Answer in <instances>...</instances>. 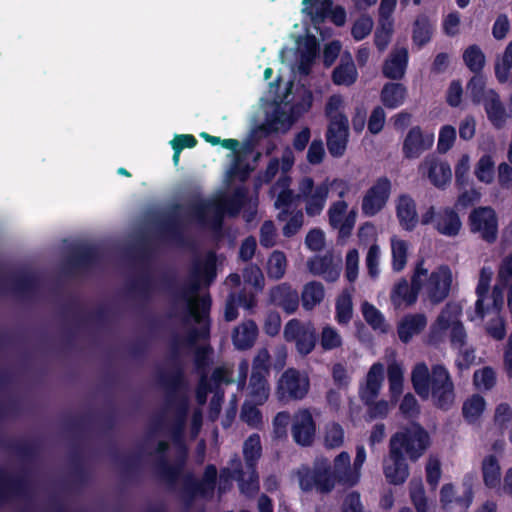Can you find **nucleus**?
Listing matches in <instances>:
<instances>
[{
	"label": "nucleus",
	"mask_w": 512,
	"mask_h": 512,
	"mask_svg": "<svg viewBox=\"0 0 512 512\" xmlns=\"http://www.w3.org/2000/svg\"><path fill=\"white\" fill-rule=\"evenodd\" d=\"M180 346H186L184 338L175 337L171 344V358L175 361L174 369L170 373L160 376V383L166 390L167 405L172 404L171 400L176 399L180 395L188 396L189 392V383L186 379L184 368L180 361H178ZM187 347L189 346L187 345Z\"/></svg>",
	"instance_id": "7"
},
{
	"label": "nucleus",
	"mask_w": 512,
	"mask_h": 512,
	"mask_svg": "<svg viewBox=\"0 0 512 512\" xmlns=\"http://www.w3.org/2000/svg\"><path fill=\"white\" fill-rule=\"evenodd\" d=\"M174 446L177 449V454L173 463H170L168 459H162L155 463V472L158 479L170 491H175L178 480L183 475L189 453L185 442L174 444Z\"/></svg>",
	"instance_id": "12"
},
{
	"label": "nucleus",
	"mask_w": 512,
	"mask_h": 512,
	"mask_svg": "<svg viewBox=\"0 0 512 512\" xmlns=\"http://www.w3.org/2000/svg\"><path fill=\"white\" fill-rule=\"evenodd\" d=\"M331 475L335 483L354 486L359 482L360 472L351 467V458L348 452L342 451L334 459V466L331 467Z\"/></svg>",
	"instance_id": "22"
},
{
	"label": "nucleus",
	"mask_w": 512,
	"mask_h": 512,
	"mask_svg": "<svg viewBox=\"0 0 512 512\" xmlns=\"http://www.w3.org/2000/svg\"><path fill=\"white\" fill-rule=\"evenodd\" d=\"M373 21L371 17L362 15L353 24L351 35L356 41L365 39L372 31Z\"/></svg>",
	"instance_id": "61"
},
{
	"label": "nucleus",
	"mask_w": 512,
	"mask_h": 512,
	"mask_svg": "<svg viewBox=\"0 0 512 512\" xmlns=\"http://www.w3.org/2000/svg\"><path fill=\"white\" fill-rule=\"evenodd\" d=\"M470 159L467 154H463L455 166V185L461 190L469 184Z\"/></svg>",
	"instance_id": "55"
},
{
	"label": "nucleus",
	"mask_w": 512,
	"mask_h": 512,
	"mask_svg": "<svg viewBox=\"0 0 512 512\" xmlns=\"http://www.w3.org/2000/svg\"><path fill=\"white\" fill-rule=\"evenodd\" d=\"M427 325L424 314H413L403 318L397 326V334L401 342L408 343L415 334H419Z\"/></svg>",
	"instance_id": "30"
},
{
	"label": "nucleus",
	"mask_w": 512,
	"mask_h": 512,
	"mask_svg": "<svg viewBox=\"0 0 512 512\" xmlns=\"http://www.w3.org/2000/svg\"><path fill=\"white\" fill-rule=\"evenodd\" d=\"M159 227L161 232L170 238L176 241L183 239L182 227L178 218L174 216L168 217L160 223Z\"/></svg>",
	"instance_id": "63"
},
{
	"label": "nucleus",
	"mask_w": 512,
	"mask_h": 512,
	"mask_svg": "<svg viewBox=\"0 0 512 512\" xmlns=\"http://www.w3.org/2000/svg\"><path fill=\"white\" fill-rule=\"evenodd\" d=\"M335 319L340 325H347L353 316L352 296L349 292L343 291L336 299Z\"/></svg>",
	"instance_id": "44"
},
{
	"label": "nucleus",
	"mask_w": 512,
	"mask_h": 512,
	"mask_svg": "<svg viewBox=\"0 0 512 512\" xmlns=\"http://www.w3.org/2000/svg\"><path fill=\"white\" fill-rule=\"evenodd\" d=\"M396 216L400 226L408 231H413L418 224L416 203L409 195H401L396 205Z\"/></svg>",
	"instance_id": "27"
},
{
	"label": "nucleus",
	"mask_w": 512,
	"mask_h": 512,
	"mask_svg": "<svg viewBox=\"0 0 512 512\" xmlns=\"http://www.w3.org/2000/svg\"><path fill=\"white\" fill-rule=\"evenodd\" d=\"M431 445L428 431L412 422L395 432L388 445V456L383 460V474L391 485H402L409 477L408 461L417 462Z\"/></svg>",
	"instance_id": "2"
},
{
	"label": "nucleus",
	"mask_w": 512,
	"mask_h": 512,
	"mask_svg": "<svg viewBox=\"0 0 512 512\" xmlns=\"http://www.w3.org/2000/svg\"><path fill=\"white\" fill-rule=\"evenodd\" d=\"M433 143L434 135L432 133H424L420 126H413L404 138L402 145L403 156L406 159L419 158L432 147Z\"/></svg>",
	"instance_id": "19"
},
{
	"label": "nucleus",
	"mask_w": 512,
	"mask_h": 512,
	"mask_svg": "<svg viewBox=\"0 0 512 512\" xmlns=\"http://www.w3.org/2000/svg\"><path fill=\"white\" fill-rule=\"evenodd\" d=\"M217 277L216 253L209 251L204 257H194L191 261L187 280L181 287H177L175 272L164 273L160 278L161 289L170 295L174 301L186 303V313L196 323L203 325L200 328L192 327L184 337L185 344L195 346L198 340H207L210 337L209 313L212 300L209 294L198 299L202 288H209Z\"/></svg>",
	"instance_id": "1"
},
{
	"label": "nucleus",
	"mask_w": 512,
	"mask_h": 512,
	"mask_svg": "<svg viewBox=\"0 0 512 512\" xmlns=\"http://www.w3.org/2000/svg\"><path fill=\"white\" fill-rule=\"evenodd\" d=\"M171 402L172 404L167 406L173 411V418L168 430L173 444H180L185 442L184 435L190 407L189 396L180 395Z\"/></svg>",
	"instance_id": "18"
},
{
	"label": "nucleus",
	"mask_w": 512,
	"mask_h": 512,
	"mask_svg": "<svg viewBox=\"0 0 512 512\" xmlns=\"http://www.w3.org/2000/svg\"><path fill=\"white\" fill-rule=\"evenodd\" d=\"M258 405L253 404L252 402H245L242 406L241 410V418L244 422H246L249 426L258 427L262 423V413L257 408Z\"/></svg>",
	"instance_id": "64"
},
{
	"label": "nucleus",
	"mask_w": 512,
	"mask_h": 512,
	"mask_svg": "<svg viewBox=\"0 0 512 512\" xmlns=\"http://www.w3.org/2000/svg\"><path fill=\"white\" fill-rule=\"evenodd\" d=\"M384 380V366L382 363H374L368 373L366 386L360 390V398L367 407V413L371 419L386 418L389 413V403L386 400H376L382 382Z\"/></svg>",
	"instance_id": "6"
},
{
	"label": "nucleus",
	"mask_w": 512,
	"mask_h": 512,
	"mask_svg": "<svg viewBox=\"0 0 512 512\" xmlns=\"http://www.w3.org/2000/svg\"><path fill=\"white\" fill-rule=\"evenodd\" d=\"M291 435L293 441L301 447H309L314 443L316 422L309 409H299L293 414Z\"/></svg>",
	"instance_id": "16"
},
{
	"label": "nucleus",
	"mask_w": 512,
	"mask_h": 512,
	"mask_svg": "<svg viewBox=\"0 0 512 512\" xmlns=\"http://www.w3.org/2000/svg\"><path fill=\"white\" fill-rule=\"evenodd\" d=\"M247 199V191L244 187H238L231 196L223 201V207L230 217L239 215L245 201Z\"/></svg>",
	"instance_id": "50"
},
{
	"label": "nucleus",
	"mask_w": 512,
	"mask_h": 512,
	"mask_svg": "<svg viewBox=\"0 0 512 512\" xmlns=\"http://www.w3.org/2000/svg\"><path fill=\"white\" fill-rule=\"evenodd\" d=\"M422 175H426L437 188L444 189L451 181L452 172L447 162H439L436 158L428 156L419 166Z\"/></svg>",
	"instance_id": "21"
},
{
	"label": "nucleus",
	"mask_w": 512,
	"mask_h": 512,
	"mask_svg": "<svg viewBox=\"0 0 512 512\" xmlns=\"http://www.w3.org/2000/svg\"><path fill=\"white\" fill-rule=\"evenodd\" d=\"M486 407L485 399L479 394H473L466 399L462 406V414L468 423H475L483 414Z\"/></svg>",
	"instance_id": "43"
},
{
	"label": "nucleus",
	"mask_w": 512,
	"mask_h": 512,
	"mask_svg": "<svg viewBox=\"0 0 512 512\" xmlns=\"http://www.w3.org/2000/svg\"><path fill=\"white\" fill-rule=\"evenodd\" d=\"M258 328L253 320H248L236 327L232 334V342L236 349L247 350L254 345Z\"/></svg>",
	"instance_id": "32"
},
{
	"label": "nucleus",
	"mask_w": 512,
	"mask_h": 512,
	"mask_svg": "<svg viewBox=\"0 0 512 512\" xmlns=\"http://www.w3.org/2000/svg\"><path fill=\"white\" fill-rule=\"evenodd\" d=\"M483 105L487 118L496 129H501L506 124V107L494 89H488L486 98L480 103Z\"/></svg>",
	"instance_id": "24"
},
{
	"label": "nucleus",
	"mask_w": 512,
	"mask_h": 512,
	"mask_svg": "<svg viewBox=\"0 0 512 512\" xmlns=\"http://www.w3.org/2000/svg\"><path fill=\"white\" fill-rule=\"evenodd\" d=\"M473 383L478 389L491 390L496 385V373L490 366L474 372Z\"/></svg>",
	"instance_id": "53"
},
{
	"label": "nucleus",
	"mask_w": 512,
	"mask_h": 512,
	"mask_svg": "<svg viewBox=\"0 0 512 512\" xmlns=\"http://www.w3.org/2000/svg\"><path fill=\"white\" fill-rule=\"evenodd\" d=\"M248 471L249 476L246 479L245 472L243 471L241 464H239V466L233 470V478L237 480L241 494L248 498H252L258 493L260 489L259 475L257 468L248 469Z\"/></svg>",
	"instance_id": "33"
},
{
	"label": "nucleus",
	"mask_w": 512,
	"mask_h": 512,
	"mask_svg": "<svg viewBox=\"0 0 512 512\" xmlns=\"http://www.w3.org/2000/svg\"><path fill=\"white\" fill-rule=\"evenodd\" d=\"M99 257V252L96 247L82 245L72 251L68 257L67 263L74 269L88 268L95 264L99 260Z\"/></svg>",
	"instance_id": "31"
},
{
	"label": "nucleus",
	"mask_w": 512,
	"mask_h": 512,
	"mask_svg": "<svg viewBox=\"0 0 512 512\" xmlns=\"http://www.w3.org/2000/svg\"><path fill=\"white\" fill-rule=\"evenodd\" d=\"M349 137V121L344 113L331 117L326 131V145L332 157L339 158L345 154Z\"/></svg>",
	"instance_id": "13"
},
{
	"label": "nucleus",
	"mask_w": 512,
	"mask_h": 512,
	"mask_svg": "<svg viewBox=\"0 0 512 512\" xmlns=\"http://www.w3.org/2000/svg\"><path fill=\"white\" fill-rule=\"evenodd\" d=\"M452 284V273L447 265L433 271L428 279L427 294L433 304L443 302L449 295Z\"/></svg>",
	"instance_id": "20"
},
{
	"label": "nucleus",
	"mask_w": 512,
	"mask_h": 512,
	"mask_svg": "<svg viewBox=\"0 0 512 512\" xmlns=\"http://www.w3.org/2000/svg\"><path fill=\"white\" fill-rule=\"evenodd\" d=\"M309 379L295 368L286 369L277 384V394L281 400H301L309 390Z\"/></svg>",
	"instance_id": "15"
},
{
	"label": "nucleus",
	"mask_w": 512,
	"mask_h": 512,
	"mask_svg": "<svg viewBox=\"0 0 512 512\" xmlns=\"http://www.w3.org/2000/svg\"><path fill=\"white\" fill-rule=\"evenodd\" d=\"M286 256L281 251H274L268 261V274L270 277L280 279L285 274Z\"/></svg>",
	"instance_id": "57"
},
{
	"label": "nucleus",
	"mask_w": 512,
	"mask_h": 512,
	"mask_svg": "<svg viewBox=\"0 0 512 512\" xmlns=\"http://www.w3.org/2000/svg\"><path fill=\"white\" fill-rule=\"evenodd\" d=\"M217 468L214 464H208L203 472L202 478H195L193 473L187 472L183 475L182 498L185 505L189 507L197 497L210 498L214 495L217 486Z\"/></svg>",
	"instance_id": "9"
},
{
	"label": "nucleus",
	"mask_w": 512,
	"mask_h": 512,
	"mask_svg": "<svg viewBox=\"0 0 512 512\" xmlns=\"http://www.w3.org/2000/svg\"><path fill=\"white\" fill-rule=\"evenodd\" d=\"M391 189L392 184L388 177L377 178L363 196L361 203L363 215L373 217L378 214L388 202Z\"/></svg>",
	"instance_id": "14"
},
{
	"label": "nucleus",
	"mask_w": 512,
	"mask_h": 512,
	"mask_svg": "<svg viewBox=\"0 0 512 512\" xmlns=\"http://www.w3.org/2000/svg\"><path fill=\"white\" fill-rule=\"evenodd\" d=\"M358 78L356 66L351 58L345 61L343 58L332 72V81L338 86H351Z\"/></svg>",
	"instance_id": "35"
},
{
	"label": "nucleus",
	"mask_w": 512,
	"mask_h": 512,
	"mask_svg": "<svg viewBox=\"0 0 512 512\" xmlns=\"http://www.w3.org/2000/svg\"><path fill=\"white\" fill-rule=\"evenodd\" d=\"M270 302L287 314L296 312L299 306L298 292L288 283H281L270 290Z\"/></svg>",
	"instance_id": "23"
},
{
	"label": "nucleus",
	"mask_w": 512,
	"mask_h": 512,
	"mask_svg": "<svg viewBox=\"0 0 512 512\" xmlns=\"http://www.w3.org/2000/svg\"><path fill=\"white\" fill-rule=\"evenodd\" d=\"M386 114L382 106H376L371 111V114L367 120L368 131L373 134H379L385 125Z\"/></svg>",
	"instance_id": "62"
},
{
	"label": "nucleus",
	"mask_w": 512,
	"mask_h": 512,
	"mask_svg": "<svg viewBox=\"0 0 512 512\" xmlns=\"http://www.w3.org/2000/svg\"><path fill=\"white\" fill-rule=\"evenodd\" d=\"M296 475L303 492L316 490L320 494H328L336 486L331 475V464L327 458L315 459L312 467L307 464L301 465Z\"/></svg>",
	"instance_id": "5"
},
{
	"label": "nucleus",
	"mask_w": 512,
	"mask_h": 512,
	"mask_svg": "<svg viewBox=\"0 0 512 512\" xmlns=\"http://www.w3.org/2000/svg\"><path fill=\"white\" fill-rule=\"evenodd\" d=\"M490 275H486L485 269L481 270L480 279L476 287L477 300L475 303V311L480 318H484L488 312V308L484 304L490 286Z\"/></svg>",
	"instance_id": "47"
},
{
	"label": "nucleus",
	"mask_w": 512,
	"mask_h": 512,
	"mask_svg": "<svg viewBox=\"0 0 512 512\" xmlns=\"http://www.w3.org/2000/svg\"><path fill=\"white\" fill-rule=\"evenodd\" d=\"M283 337L293 343L298 354L305 357L314 349L319 339L315 325L311 321L290 319L284 326Z\"/></svg>",
	"instance_id": "8"
},
{
	"label": "nucleus",
	"mask_w": 512,
	"mask_h": 512,
	"mask_svg": "<svg viewBox=\"0 0 512 512\" xmlns=\"http://www.w3.org/2000/svg\"><path fill=\"white\" fill-rule=\"evenodd\" d=\"M262 454L260 436L257 433L251 434L243 444V456L247 469L257 468L258 460Z\"/></svg>",
	"instance_id": "40"
},
{
	"label": "nucleus",
	"mask_w": 512,
	"mask_h": 512,
	"mask_svg": "<svg viewBox=\"0 0 512 512\" xmlns=\"http://www.w3.org/2000/svg\"><path fill=\"white\" fill-rule=\"evenodd\" d=\"M391 252H392V270L395 272H401L407 263L408 255V244L405 240L391 239Z\"/></svg>",
	"instance_id": "45"
},
{
	"label": "nucleus",
	"mask_w": 512,
	"mask_h": 512,
	"mask_svg": "<svg viewBox=\"0 0 512 512\" xmlns=\"http://www.w3.org/2000/svg\"><path fill=\"white\" fill-rule=\"evenodd\" d=\"M408 96L407 87L400 82H386L380 91L383 108L394 110L402 106Z\"/></svg>",
	"instance_id": "28"
},
{
	"label": "nucleus",
	"mask_w": 512,
	"mask_h": 512,
	"mask_svg": "<svg viewBox=\"0 0 512 512\" xmlns=\"http://www.w3.org/2000/svg\"><path fill=\"white\" fill-rule=\"evenodd\" d=\"M343 185H345V182L342 179L335 178L330 182L329 178H326L315 186L313 178L309 176L303 177L299 182V193L297 195L289 188H284L279 192L275 200V207L278 209L283 208L279 214V219H281L282 214H291L289 208L295 200L305 201V212L308 216L320 215L325 207L330 188Z\"/></svg>",
	"instance_id": "4"
},
{
	"label": "nucleus",
	"mask_w": 512,
	"mask_h": 512,
	"mask_svg": "<svg viewBox=\"0 0 512 512\" xmlns=\"http://www.w3.org/2000/svg\"><path fill=\"white\" fill-rule=\"evenodd\" d=\"M463 62L466 67L474 74L482 73L486 57L481 48L477 44L469 45L463 52Z\"/></svg>",
	"instance_id": "42"
},
{
	"label": "nucleus",
	"mask_w": 512,
	"mask_h": 512,
	"mask_svg": "<svg viewBox=\"0 0 512 512\" xmlns=\"http://www.w3.org/2000/svg\"><path fill=\"white\" fill-rule=\"evenodd\" d=\"M494 166L495 163L491 155H482L475 167L476 178L485 184L492 183L494 180Z\"/></svg>",
	"instance_id": "51"
},
{
	"label": "nucleus",
	"mask_w": 512,
	"mask_h": 512,
	"mask_svg": "<svg viewBox=\"0 0 512 512\" xmlns=\"http://www.w3.org/2000/svg\"><path fill=\"white\" fill-rule=\"evenodd\" d=\"M467 224L469 231L478 234L485 242L492 244L497 240L499 220L491 206L474 207L468 215Z\"/></svg>",
	"instance_id": "10"
},
{
	"label": "nucleus",
	"mask_w": 512,
	"mask_h": 512,
	"mask_svg": "<svg viewBox=\"0 0 512 512\" xmlns=\"http://www.w3.org/2000/svg\"><path fill=\"white\" fill-rule=\"evenodd\" d=\"M324 441L328 448H338L342 446L344 442V430L342 426L336 422L327 426Z\"/></svg>",
	"instance_id": "58"
},
{
	"label": "nucleus",
	"mask_w": 512,
	"mask_h": 512,
	"mask_svg": "<svg viewBox=\"0 0 512 512\" xmlns=\"http://www.w3.org/2000/svg\"><path fill=\"white\" fill-rule=\"evenodd\" d=\"M72 476L76 483L84 485L90 480V472L85 467L79 453L71 455Z\"/></svg>",
	"instance_id": "60"
},
{
	"label": "nucleus",
	"mask_w": 512,
	"mask_h": 512,
	"mask_svg": "<svg viewBox=\"0 0 512 512\" xmlns=\"http://www.w3.org/2000/svg\"><path fill=\"white\" fill-rule=\"evenodd\" d=\"M434 227L444 236L455 237L461 231L462 222L454 208L444 207L437 213Z\"/></svg>",
	"instance_id": "25"
},
{
	"label": "nucleus",
	"mask_w": 512,
	"mask_h": 512,
	"mask_svg": "<svg viewBox=\"0 0 512 512\" xmlns=\"http://www.w3.org/2000/svg\"><path fill=\"white\" fill-rule=\"evenodd\" d=\"M0 447L13 451L17 456H19L22 459H32L37 453V447L34 443L28 441H7L1 435Z\"/></svg>",
	"instance_id": "48"
},
{
	"label": "nucleus",
	"mask_w": 512,
	"mask_h": 512,
	"mask_svg": "<svg viewBox=\"0 0 512 512\" xmlns=\"http://www.w3.org/2000/svg\"><path fill=\"white\" fill-rule=\"evenodd\" d=\"M293 123V119L286 115L284 111L275 110L272 118L267 123L261 125L259 130L264 136H268L271 133H276L279 130L278 125H281L283 131H287Z\"/></svg>",
	"instance_id": "46"
},
{
	"label": "nucleus",
	"mask_w": 512,
	"mask_h": 512,
	"mask_svg": "<svg viewBox=\"0 0 512 512\" xmlns=\"http://www.w3.org/2000/svg\"><path fill=\"white\" fill-rule=\"evenodd\" d=\"M433 34V26L425 14L416 17L413 23L412 41L418 48H422L430 42Z\"/></svg>",
	"instance_id": "37"
},
{
	"label": "nucleus",
	"mask_w": 512,
	"mask_h": 512,
	"mask_svg": "<svg viewBox=\"0 0 512 512\" xmlns=\"http://www.w3.org/2000/svg\"><path fill=\"white\" fill-rule=\"evenodd\" d=\"M32 496V486L28 478L0 469V507L14 501H28Z\"/></svg>",
	"instance_id": "11"
},
{
	"label": "nucleus",
	"mask_w": 512,
	"mask_h": 512,
	"mask_svg": "<svg viewBox=\"0 0 512 512\" xmlns=\"http://www.w3.org/2000/svg\"><path fill=\"white\" fill-rule=\"evenodd\" d=\"M411 382L422 399L431 397L433 405L448 411L455 402V387L448 369L443 364H435L429 370L425 362L417 363L411 372Z\"/></svg>",
	"instance_id": "3"
},
{
	"label": "nucleus",
	"mask_w": 512,
	"mask_h": 512,
	"mask_svg": "<svg viewBox=\"0 0 512 512\" xmlns=\"http://www.w3.org/2000/svg\"><path fill=\"white\" fill-rule=\"evenodd\" d=\"M361 311L365 321L373 330L386 332L385 318L373 304L364 301L361 305Z\"/></svg>",
	"instance_id": "49"
},
{
	"label": "nucleus",
	"mask_w": 512,
	"mask_h": 512,
	"mask_svg": "<svg viewBox=\"0 0 512 512\" xmlns=\"http://www.w3.org/2000/svg\"><path fill=\"white\" fill-rule=\"evenodd\" d=\"M270 360L269 351L266 348L260 349L252 361L251 375L268 377L270 374Z\"/></svg>",
	"instance_id": "54"
},
{
	"label": "nucleus",
	"mask_w": 512,
	"mask_h": 512,
	"mask_svg": "<svg viewBox=\"0 0 512 512\" xmlns=\"http://www.w3.org/2000/svg\"><path fill=\"white\" fill-rule=\"evenodd\" d=\"M467 91L474 104H480L487 96L486 81L480 74H474L467 83Z\"/></svg>",
	"instance_id": "52"
},
{
	"label": "nucleus",
	"mask_w": 512,
	"mask_h": 512,
	"mask_svg": "<svg viewBox=\"0 0 512 512\" xmlns=\"http://www.w3.org/2000/svg\"><path fill=\"white\" fill-rule=\"evenodd\" d=\"M494 70L499 83L510 81L512 85V40L506 46L501 59H497Z\"/></svg>",
	"instance_id": "41"
},
{
	"label": "nucleus",
	"mask_w": 512,
	"mask_h": 512,
	"mask_svg": "<svg viewBox=\"0 0 512 512\" xmlns=\"http://www.w3.org/2000/svg\"><path fill=\"white\" fill-rule=\"evenodd\" d=\"M456 140V129L451 125H444L439 131L437 150L439 153L448 152Z\"/></svg>",
	"instance_id": "59"
},
{
	"label": "nucleus",
	"mask_w": 512,
	"mask_h": 512,
	"mask_svg": "<svg viewBox=\"0 0 512 512\" xmlns=\"http://www.w3.org/2000/svg\"><path fill=\"white\" fill-rule=\"evenodd\" d=\"M320 344L323 350L330 351L342 345V338L335 328L328 325L322 329Z\"/></svg>",
	"instance_id": "56"
},
{
	"label": "nucleus",
	"mask_w": 512,
	"mask_h": 512,
	"mask_svg": "<svg viewBox=\"0 0 512 512\" xmlns=\"http://www.w3.org/2000/svg\"><path fill=\"white\" fill-rule=\"evenodd\" d=\"M409 60V53L406 48H400L385 60L382 73L383 76L391 80H401L406 72Z\"/></svg>",
	"instance_id": "26"
},
{
	"label": "nucleus",
	"mask_w": 512,
	"mask_h": 512,
	"mask_svg": "<svg viewBox=\"0 0 512 512\" xmlns=\"http://www.w3.org/2000/svg\"><path fill=\"white\" fill-rule=\"evenodd\" d=\"M38 288L39 280L31 273H21L9 279V290L23 299H30Z\"/></svg>",
	"instance_id": "29"
},
{
	"label": "nucleus",
	"mask_w": 512,
	"mask_h": 512,
	"mask_svg": "<svg viewBox=\"0 0 512 512\" xmlns=\"http://www.w3.org/2000/svg\"><path fill=\"white\" fill-rule=\"evenodd\" d=\"M481 470L483 482L487 488L495 489L500 486L501 467L495 455L490 454L484 457Z\"/></svg>",
	"instance_id": "36"
},
{
	"label": "nucleus",
	"mask_w": 512,
	"mask_h": 512,
	"mask_svg": "<svg viewBox=\"0 0 512 512\" xmlns=\"http://www.w3.org/2000/svg\"><path fill=\"white\" fill-rule=\"evenodd\" d=\"M324 296L325 290L322 283L317 281L308 282L304 285L301 293L302 307L306 311H311L323 301Z\"/></svg>",
	"instance_id": "38"
},
{
	"label": "nucleus",
	"mask_w": 512,
	"mask_h": 512,
	"mask_svg": "<svg viewBox=\"0 0 512 512\" xmlns=\"http://www.w3.org/2000/svg\"><path fill=\"white\" fill-rule=\"evenodd\" d=\"M249 401L255 405H263L269 397L270 387L266 376L251 375L249 380Z\"/></svg>",
	"instance_id": "39"
},
{
	"label": "nucleus",
	"mask_w": 512,
	"mask_h": 512,
	"mask_svg": "<svg viewBox=\"0 0 512 512\" xmlns=\"http://www.w3.org/2000/svg\"><path fill=\"white\" fill-rule=\"evenodd\" d=\"M427 270L420 265L417 266L414 275L411 278V285L402 278L398 281L391 291V301L394 306L399 307L403 303L412 305L417 301L418 293L422 287L421 276H425Z\"/></svg>",
	"instance_id": "17"
},
{
	"label": "nucleus",
	"mask_w": 512,
	"mask_h": 512,
	"mask_svg": "<svg viewBox=\"0 0 512 512\" xmlns=\"http://www.w3.org/2000/svg\"><path fill=\"white\" fill-rule=\"evenodd\" d=\"M154 291L155 287L153 281L148 274H142L127 284L128 294L131 297L141 300L143 304L151 300Z\"/></svg>",
	"instance_id": "34"
}]
</instances>
